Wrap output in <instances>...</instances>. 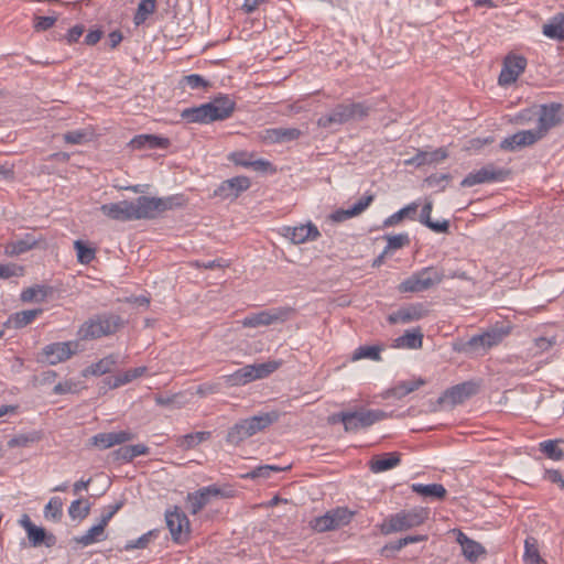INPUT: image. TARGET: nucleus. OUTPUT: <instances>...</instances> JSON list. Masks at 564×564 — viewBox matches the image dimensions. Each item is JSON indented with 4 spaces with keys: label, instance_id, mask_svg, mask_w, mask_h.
Returning <instances> with one entry per match:
<instances>
[{
    "label": "nucleus",
    "instance_id": "nucleus-1",
    "mask_svg": "<svg viewBox=\"0 0 564 564\" xmlns=\"http://www.w3.org/2000/svg\"><path fill=\"white\" fill-rule=\"evenodd\" d=\"M278 419L279 414L276 412H270L240 420L229 429L226 441L231 445H239L245 440L264 431Z\"/></svg>",
    "mask_w": 564,
    "mask_h": 564
},
{
    "label": "nucleus",
    "instance_id": "nucleus-2",
    "mask_svg": "<svg viewBox=\"0 0 564 564\" xmlns=\"http://www.w3.org/2000/svg\"><path fill=\"white\" fill-rule=\"evenodd\" d=\"M123 325L120 316L115 314H97L88 318L78 329L82 340H94L117 333Z\"/></svg>",
    "mask_w": 564,
    "mask_h": 564
},
{
    "label": "nucleus",
    "instance_id": "nucleus-3",
    "mask_svg": "<svg viewBox=\"0 0 564 564\" xmlns=\"http://www.w3.org/2000/svg\"><path fill=\"white\" fill-rule=\"evenodd\" d=\"M430 516V510L423 507H415L410 510H402L390 516L382 525V532L389 534L410 530L423 524Z\"/></svg>",
    "mask_w": 564,
    "mask_h": 564
},
{
    "label": "nucleus",
    "instance_id": "nucleus-4",
    "mask_svg": "<svg viewBox=\"0 0 564 564\" xmlns=\"http://www.w3.org/2000/svg\"><path fill=\"white\" fill-rule=\"evenodd\" d=\"M443 279V272L434 267H426L403 280L398 290L401 293H420L436 286Z\"/></svg>",
    "mask_w": 564,
    "mask_h": 564
},
{
    "label": "nucleus",
    "instance_id": "nucleus-5",
    "mask_svg": "<svg viewBox=\"0 0 564 564\" xmlns=\"http://www.w3.org/2000/svg\"><path fill=\"white\" fill-rule=\"evenodd\" d=\"M388 415L381 410L346 411L337 414L346 432H356L386 419Z\"/></svg>",
    "mask_w": 564,
    "mask_h": 564
},
{
    "label": "nucleus",
    "instance_id": "nucleus-6",
    "mask_svg": "<svg viewBox=\"0 0 564 564\" xmlns=\"http://www.w3.org/2000/svg\"><path fill=\"white\" fill-rule=\"evenodd\" d=\"M132 205L134 220L152 219L163 212L171 209L173 207V198L139 196L135 200H132Z\"/></svg>",
    "mask_w": 564,
    "mask_h": 564
},
{
    "label": "nucleus",
    "instance_id": "nucleus-7",
    "mask_svg": "<svg viewBox=\"0 0 564 564\" xmlns=\"http://www.w3.org/2000/svg\"><path fill=\"white\" fill-rule=\"evenodd\" d=\"M292 310L289 307H274L246 316L241 324L245 327L269 326L283 323L290 318Z\"/></svg>",
    "mask_w": 564,
    "mask_h": 564
},
{
    "label": "nucleus",
    "instance_id": "nucleus-8",
    "mask_svg": "<svg viewBox=\"0 0 564 564\" xmlns=\"http://www.w3.org/2000/svg\"><path fill=\"white\" fill-rule=\"evenodd\" d=\"M509 175V171L497 167L495 164H487L477 171L468 173L462 181L463 187H471L478 184L502 182Z\"/></svg>",
    "mask_w": 564,
    "mask_h": 564
},
{
    "label": "nucleus",
    "instance_id": "nucleus-9",
    "mask_svg": "<svg viewBox=\"0 0 564 564\" xmlns=\"http://www.w3.org/2000/svg\"><path fill=\"white\" fill-rule=\"evenodd\" d=\"M527 59L520 55H508L502 65L498 83L500 86H509L524 72Z\"/></svg>",
    "mask_w": 564,
    "mask_h": 564
},
{
    "label": "nucleus",
    "instance_id": "nucleus-10",
    "mask_svg": "<svg viewBox=\"0 0 564 564\" xmlns=\"http://www.w3.org/2000/svg\"><path fill=\"white\" fill-rule=\"evenodd\" d=\"M427 315V310L422 303H413L401 306L395 312H392L388 316V322L391 325L395 324H409L415 321H420Z\"/></svg>",
    "mask_w": 564,
    "mask_h": 564
},
{
    "label": "nucleus",
    "instance_id": "nucleus-11",
    "mask_svg": "<svg viewBox=\"0 0 564 564\" xmlns=\"http://www.w3.org/2000/svg\"><path fill=\"white\" fill-rule=\"evenodd\" d=\"M477 392V386L473 382H463L447 389L438 399L440 404L454 406L463 403Z\"/></svg>",
    "mask_w": 564,
    "mask_h": 564
},
{
    "label": "nucleus",
    "instance_id": "nucleus-12",
    "mask_svg": "<svg viewBox=\"0 0 564 564\" xmlns=\"http://www.w3.org/2000/svg\"><path fill=\"white\" fill-rule=\"evenodd\" d=\"M333 109L339 126L351 120H362L371 110L365 102L339 104Z\"/></svg>",
    "mask_w": 564,
    "mask_h": 564
},
{
    "label": "nucleus",
    "instance_id": "nucleus-13",
    "mask_svg": "<svg viewBox=\"0 0 564 564\" xmlns=\"http://www.w3.org/2000/svg\"><path fill=\"white\" fill-rule=\"evenodd\" d=\"M249 187L250 181L247 176H236L221 182V184L215 189L214 196L221 199H236Z\"/></svg>",
    "mask_w": 564,
    "mask_h": 564
},
{
    "label": "nucleus",
    "instance_id": "nucleus-14",
    "mask_svg": "<svg viewBox=\"0 0 564 564\" xmlns=\"http://www.w3.org/2000/svg\"><path fill=\"white\" fill-rule=\"evenodd\" d=\"M542 138L543 137L536 129L522 130L505 138L500 142V148L507 151H516L517 149L532 145Z\"/></svg>",
    "mask_w": 564,
    "mask_h": 564
},
{
    "label": "nucleus",
    "instance_id": "nucleus-15",
    "mask_svg": "<svg viewBox=\"0 0 564 564\" xmlns=\"http://www.w3.org/2000/svg\"><path fill=\"white\" fill-rule=\"evenodd\" d=\"M166 525L171 532L174 541H180L183 535H187L189 532V521L184 512L178 508L166 511L165 513Z\"/></svg>",
    "mask_w": 564,
    "mask_h": 564
},
{
    "label": "nucleus",
    "instance_id": "nucleus-16",
    "mask_svg": "<svg viewBox=\"0 0 564 564\" xmlns=\"http://www.w3.org/2000/svg\"><path fill=\"white\" fill-rule=\"evenodd\" d=\"M456 542L462 547V554L469 563H476L486 555V549L477 541L468 538L463 531L454 530Z\"/></svg>",
    "mask_w": 564,
    "mask_h": 564
},
{
    "label": "nucleus",
    "instance_id": "nucleus-17",
    "mask_svg": "<svg viewBox=\"0 0 564 564\" xmlns=\"http://www.w3.org/2000/svg\"><path fill=\"white\" fill-rule=\"evenodd\" d=\"M560 104L540 106L538 127L535 129L542 137H544L551 128L560 123Z\"/></svg>",
    "mask_w": 564,
    "mask_h": 564
},
{
    "label": "nucleus",
    "instance_id": "nucleus-18",
    "mask_svg": "<svg viewBox=\"0 0 564 564\" xmlns=\"http://www.w3.org/2000/svg\"><path fill=\"white\" fill-rule=\"evenodd\" d=\"M100 212L110 219L119 221L134 220L132 200L104 204Z\"/></svg>",
    "mask_w": 564,
    "mask_h": 564
},
{
    "label": "nucleus",
    "instance_id": "nucleus-19",
    "mask_svg": "<svg viewBox=\"0 0 564 564\" xmlns=\"http://www.w3.org/2000/svg\"><path fill=\"white\" fill-rule=\"evenodd\" d=\"M77 344L73 341L53 343L44 347L43 352L51 365L69 359L75 354Z\"/></svg>",
    "mask_w": 564,
    "mask_h": 564
},
{
    "label": "nucleus",
    "instance_id": "nucleus-20",
    "mask_svg": "<svg viewBox=\"0 0 564 564\" xmlns=\"http://www.w3.org/2000/svg\"><path fill=\"white\" fill-rule=\"evenodd\" d=\"M220 495L223 496L221 490L214 485L203 487L187 495L188 509L193 514H196L210 501L212 497Z\"/></svg>",
    "mask_w": 564,
    "mask_h": 564
},
{
    "label": "nucleus",
    "instance_id": "nucleus-21",
    "mask_svg": "<svg viewBox=\"0 0 564 564\" xmlns=\"http://www.w3.org/2000/svg\"><path fill=\"white\" fill-rule=\"evenodd\" d=\"M133 438L134 434L130 431H118L96 434L91 437L90 442L100 449H107L115 445L132 441Z\"/></svg>",
    "mask_w": 564,
    "mask_h": 564
},
{
    "label": "nucleus",
    "instance_id": "nucleus-22",
    "mask_svg": "<svg viewBox=\"0 0 564 564\" xmlns=\"http://www.w3.org/2000/svg\"><path fill=\"white\" fill-rule=\"evenodd\" d=\"M209 119L212 121L224 120L231 116L235 109V101L228 96L220 95L207 102Z\"/></svg>",
    "mask_w": 564,
    "mask_h": 564
},
{
    "label": "nucleus",
    "instance_id": "nucleus-23",
    "mask_svg": "<svg viewBox=\"0 0 564 564\" xmlns=\"http://www.w3.org/2000/svg\"><path fill=\"white\" fill-rule=\"evenodd\" d=\"M302 132L296 128H271L263 132L262 139L265 143H285L297 140Z\"/></svg>",
    "mask_w": 564,
    "mask_h": 564
},
{
    "label": "nucleus",
    "instance_id": "nucleus-24",
    "mask_svg": "<svg viewBox=\"0 0 564 564\" xmlns=\"http://www.w3.org/2000/svg\"><path fill=\"white\" fill-rule=\"evenodd\" d=\"M285 231V236L296 245L304 243L310 240H316L321 236L317 227L311 223L297 227H288Z\"/></svg>",
    "mask_w": 564,
    "mask_h": 564
},
{
    "label": "nucleus",
    "instance_id": "nucleus-25",
    "mask_svg": "<svg viewBox=\"0 0 564 564\" xmlns=\"http://www.w3.org/2000/svg\"><path fill=\"white\" fill-rule=\"evenodd\" d=\"M129 145L133 150L140 149H166L170 145V140L167 138L158 137L154 134H139L135 135L130 142Z\"/></svg>",
    "mask_w": 564,
    "mask_h": 564
},
{
    "label": "nucleus",
    "instance_id": "nucleus-26",
    "mask_svg": "<svg viewBox=\"0 0 564 564\" xmlns=\"http://www.w3.org/2000/svg\"><path fill=\"white\" fill-rule=\"evenodd\" d=\"M39 241L40 239L33 235L26 234L23 238L8 242L4 246V253L9 257L22 254L33 249Z\"/></svg>",
    "mask_w": 564,
    "mask_h": 564
},
{
    "label": "nucleus",
    "instance_id": "nucleus-27",
    "mask_svg": "<svg viewBox=\"0 0 564 564\" xmlns=\"http://www.w3.org/2000/svg\"><path fill=\"white\" fill-rule=\"evenodd\" d=\"M507 332L492 329L481 335L474 336L469 339L468 345L473 348L487 349L498 345Z\"/></svg>",
    "mask_w": 564,
    "mask_h": 564
},
{
    "label": "nucleus",
    "instance_id": "nucleus-28",
    "mask_svg": "<svg viewBox=\"0 0 564 564\" xmlns=\"http://www.w3.org/2000/svg\"><path fill=\"white\" fill-rule=\"evenodd\" d=\"M400 464V454L397 452L377 455L369 462L372 473H382L397 467Z\"/></svg>",
    "mask_w": 564,
    "mask_h": 564
},
{
    "label": "nucleus",
    "instance_id": "nucleus-29",
    "mask_svg": "<svg viewBox=\"0 0 564 564\" xmlns=\"http://www.w3.org/2000/svg\"><path fill=\"white\" fill-rule=\"evenodd\" d=\"M145 371H147V367H137L133 369H129L118 376L106 378L104 380V383L109 389H116V388L124 386V384L131 382L132 380L143 376L145 373Z\"/></svg>",
    "mask_w": 564,
    "mask_h": 564
},
{
    "label": "nucleus",
    "instance_id": "nucleus-30",
    "mask_svg": "<svg viewBox=\"0 0 564 564\" xmlns=\"http://www.w3.org/2000/svg\"><path fill=\"white\" fill-rule=\"evenodd\" d=\"M543 34L552 40L564 41V13L552 17L542 28Z\"/></svg>",
    "mask_w": 564,
    "mask_h": 564
},
{
    "label": "nucleus",
    "instance_id": "nucleus-31",
    "mask_svg": "<svg viewBox=\"0 0 564 564\" xmlns=\"http://www.w3.org/2000/svg\"><path fill=\"white\" fill-rule=\"evenodd\" d=\"M422 344L423 334L420 328L406 330L402 336L393 340V347L395 348L417 349L422 347Z\"/></svg>",
    "mask_w": 564,
    "mask_h": 564
},
{
    "label": "nucleus",
    "instance_id": "nucleus-32",
    "mask_svg": "<svg viewBox=\"0 0 564 564\" xmlns=\"http://www.w3.org/2000/svg\"><path fill=\"white\" fill-rule=\"evenodd\" d=\"M150 448L144 444H134L121 446L113 452L115 458L121 462H132L135 457L141 455H148Z\"/></svg>",
    "mask_w": 564,
    "mask_h": 564
},
{
    "label": "nucleus",
    "instance_id": "nucleus-33",
    "mask_svg": "<svg viewBox=\"0 0 564 564\" xmlns=\"http://www.w3.org/2000/svg\"><path fill=\"white\" fill-rule=\"evenodd\" d=\"M118 362V356L115 354H110L97 362L91 364L89 367H87L84 370V376H102L108 372L117 365Z\"/></svg>",
    "mask_w": 564,
    "mask_h": 564
},
{
    "label": "nucleus",
    "instance_id": "nucleus-34",
    "mask_svg": "<svg viewBox=\"0 0 564 564\" xmlns=\"http://www.w3.org/2000/svg\"><path fill=\"white\" fill-rule=\"evenodd\" d=\"M28 538L30 544L34 547L41 544H45L47 547H51L56 542L55 535L52 533L47 534L43 528L36 525L28 528Z\"/></svg>",
    "mask_w": 564,
    "mask_h": 564
},
{
    "label": "nucleus",
    "instance_id": "nucleus-35",
    "mask_svg": "<svg viewBox=\"0 0 564 564\" xmlns=\"http://www.w3.org/2000/svg\"><path fill=\"white\" fill-rule=\"evenodd\" d=\"M42 313V308L17 312L9 317L8 322L17 329L23 328L31 324Z\"/></svg>",
    "mask_w": 564,
    "mask_h": 564
},
{
    "label": "nucleus",
    "instance_id": "nucleus-36",
    "mask_svg": "<svg viewBox=\"0 0 564 564\" xmlns=\"http://www.w3.org/2000/svg\"><path fill=\"white\" fill-rule=\"evenodd\" d=\"M411 489L422 497L443 499L446 496V489L441 484H412Z\"/></svg>",
    "mask_w": 564,
    "mask_h": 564
},
{
    "label": "nucleus",
    "instance_id": "nucleus-37",
    "mask_svg": "<svg viewBox=\"0 0 564 564\" xmlns=\"http://www.w3.org/2000/svg\"><path fill=\"white\" fill-rule=\"evenodd\" d=\"M424 384L425 381L422 378L400 381L390 390V394L397 399H402Z\"/></svg>",
    "mask_w": 564,
    "mask_h": 564
},
{
    "label": "nucleus",
    "instance_id": "nucleus-38",
    "mask_svg": "<svg viewBox=\"0 0 564 564\" xmlns=\"http://www.w3.org/2000/svg\"><path fill=\"white\" fill-rule=\"evenodd\" d=\"M228 387H239L252 382V376L249 365L236 370L221 378Z\"/></svg>",
    "mask_w": 564,
    "mask_h": 564
},
{
    "label": "nucleus",
    "instance_id": "nucleus-39",
    "mask_svg": "<svg viewBox=\"0 0 564 564\" xmlns=\"http://www.w3.org/2000/svg\"><path fill=\"white\" fill-rule=\"evenodd\" d=\"M105 539V527H102L100 523H97L87 530L83 535L75 538V541L83 546H88L94 543L104 541Z\"/></svg>",
    "mask_w": 564,
    "mask_h": 564
},
{
    "label": "nucleus",
    "instance_id": "nucleus-40",
    "mask_svg": "<svg viewBox=\"0 0 564 564\" xmlns=\"http://www.w3.org/2000/svg\"><path fill=\"white\" fill-rule=\"evenodd\" d=\"M207 104L200 105L199 107L194 108H187L182 111V118L185 119L188 122H199V123H208L213 122L212 119H209V111H208Z\"/></svg>",
    "mask_w": 564,
    "mask_h": 564
},
{
    "label": "nucleus",
    "instance_id": "nucleus-41",
    "mask_svg": "<svg viewBox=\"0 0 564 564\" xmlns=\"http://www.w3.org/2000/svg\"><path fill=\"white\" fill-rule=\"evenodd\" d=\"M282 365L281 361L270 360L262 364L249 365L252 380L263 379L274 372Z\"/></svg>",
    "mask_w": 564,
    "mask_h": 564
},
{
    "label": "nucleus",
    "instance_id": "nucleus-42",
    "mask_svg": "<svg viewBox=\"0 0 564 564\" xmlns=\"http://www.w3.org/2000/svg\"><path fill=\"white\" fill-rule=\"evenodd\" d=\"M419 208V204L413 202L405 207L401 208L397 213L390 215L388 218L383 221V227H392L402 221L404 218H413V215H415L416 210Z\"/></svg>",
    "mask_w": 564,
    "mask_h": 564
},
{
    "label": "nucleus",
    "instance_id": "nucleus-43",
    "mask_svg": "<svg viewBox=\"0 0 564 564\" xmlns=\"http://www.w3.org/2000/svg\"><path fill=\"white\" fill-rule=\"evenodd\" d=\"M327 514L330 516L332 522H334L336 529H339L347 525L351 521L355 512L350 511L346 507H337L327 511Z\"/></svg>",
    "mask_w": 564,
    "mask_h": 564
},
{
    "label": "nucleus",
    "instance_id": "nucleus-44",
    "mask_svg": "<svg viewBox=\"0 0 564 564\" xmlns=\"http://www.w3.org/2000/svg\"><path fill=\"white\" fill-rule=\"evenodd\" d=\"M156 8V0H141L138 4L133 22L135 25H141L151 15Z\"/></svg>",
    "mask_w": 564,
    "mask_h": 564
},
{
    "label": "nucleus",
    "instance_id": "nucleus-45",
    "mask_svg": "<svg viewBox=\"0 0 564 564\" xmlns=\"http://www.w3.org/2000/svg\"><path fill=\"white\" fill-rule=\"evenodd\" d=\"M523 562L525 564H541L543 562L534 538H528L524 541Z\"/></svg>",
    "mask_w": 564,
    "mask_h": 564
},
{
    "label": "nucleus",
    "instance_id": "nucleus-46",
    "mask_svg": "<svg viewBox=\"0 0 564 564\" xmlns=\"http://www.w3.org/2000/svg\"><path fill=\"white\" fill-rule=\"evenodd\" d=\"M48 293V288L44 285H34L22 291L21 300L23 302H43Z\"/></svg>",
    "mask_w": 564,
    "mask_h": 564
},
{
    "label": "nucleus",
    "instance_id": "nucleus-47",
    "mask_svg": "<svg viewBox=\"0 0 564 564\" xmlns=\"http://www.w3.org/2000/svg\"><path fill=\"white\" fill-rule=\"evenodd\" d=\"M77 261L82 264L90 263L96 257V250L82 240L74 241Z\"/></svg>",
    "mask_w": 564,
    "mask_h": 564
},
{
    "label": "nucleus",
    "instance_id": "nucleus-48",
    "mask_svg": "<svg viewBox=\"0 0 564 564\" xmlns=\"http://www.w3.org/2000/svg\"><path fill=\"white\" fill-rule=\"evenodd\" d=\"M212 436L210 432L202 431L184 435L180 441L178 445L185 449H189L198 445L199 443L209 440Z\"/></svg>",
    "mask_w": 564,
    "mask_h": 564
},
{
    "label": "nucleus",
    "instance_id": "nucleus-49",
    "mask_svg": "<svg viewBox=\"0 0 564 564\" xmlns=\"http://www.w3.org/2000/svg\"><path fill=\"white\" fill-rule=\"evenodd\" d=\"M381 348L379 346H360L352 354V360L370 359L381 360Z\"/></svg>",
    "mask_w": 564,
    "mask_h": 564
},
{
    "label": "nucleus",
    "instance_id": "nucleus-50",
    "mask_svg": "<svg viewBox=\"0 0 564 564\" xmlns=\"http://www.w3.org/2000/svg\"><path fill=\"white\" fill-rule=\"evenodd\" d=\"M63 516V502L59 497H52L44 508V517L59 521Z\"/></svg>",
    "mask_w": 564,
    "mask_h": 564
},
{
    "label": "nucleus",
    "instance_id": "nucleus-51",
    "mask_svg": "<svg viewBox=\"0 0 564 564\" xmlns=\"http://www.w3.org/2000/svg\"><path fill=\"white\" fill-rule=\"evenodd\" d=\"M90 511V505L88 502L84 503L83 499L74 500L69 508L68 514L73 520H83L85 519Z\"/></svg>",
    "mask_w": 564,
    "mask_h": 564
},
{
    "label": "nucleus",
    "instance_id": "nucleus-52",
    "mask_svg": "<svg viewBox=\"0 0 564 564\" xmlns=\"http://www.w3.org/2000/svg\"><path fill=\"white\" fill-rule=\"evenodd\" d=\"M540 449L549 458L554 460H561L564 457V452L558 448L557 441L547 440L540 444Z\"/></svg>",
    "mask_w": 564,
    "mask_h": 564
},
{
    "label": "nucleus",
    "instance_id": "nucleus-53",
    "mask_svg": "<svg viewBox=\"0 0 564 564\" xmlns=\"http://www.w3.org/2000/svg\"><path fill=\"white\" fill-rule=\"evenodd\" d=\"M40 441V434L36 432L30 433V434H20L14 437H12L8 442V446L13 447H25L31 443H35Z\"/></svg>",
    "mask_w": 564,
    "mask_h": 564
},
{
    "label": "nucleus",
    "instance_id": "nucleus-54",
    "mask_svg": "<svg viewBox=\"0 0 564 564\" xmlns=\"http://www.w3.org/2000/svg\"><path fill=\"white\" fill-rule=\"evenodd\" d=\"M311 527L316 532H326L332 530H337L334 525V522H332L330 516L327 514V512L321 517H317L311 521Z\"/></svg>",
    "mask_w": 564,
    "mask_h": 564
},
{
    "label": "nucleus",
    "instance_id": "nucleus-55",
    "mask_svg": "<svg viewBox=\"0 0 564 564\" xmlns=\"http://www.w3.org/2000/svg\"><path fill=\"white\" fill-rule=\"evenodd\" d=\"M387 247L384 249V253H387L390 250H397L404 246H406L410 242L409 235L408 234H399V235H392L387 236Z\"/></svg>",
    "mask_w": 564,
    "mask_h": 564
},
{
    "label": "nucleus",
    "instance_id": "nucleus-56",
    "mask_svg": "<svg viewBox=\"0 0 564 564\" xmlns=\"http://www.w3.org/2000/svg\"><path fill=\"white\" fill-rule=\"evenodd\" d=\"M230 262L228 260H225L223 258L210 260V261H200L195 260L191 262L192 267L198 268V269H206V270H214V269H225L228 268Z\"/></svg>",
    "mask_w": 564,
    "mask_h": 564
},
{
    "label": "nucleus",
    "instance_id": "nucleus-57",
    "mask_svg": "<svg viewBox=\"0 0 564 564\" xmlns=\"http://www.w3.org/2000/svg\"><path fill=\"white\" fill-rule=\"evenodd\" d=\"M22 274L23 267L15 263H0V279H10Z\"/></svg>",
    "mask_w": 564,
    "mask_h": 564
},
{
    "label": "nucleus",
    "instance_id": "nucleus-58",
    "mask_svg": "<svg viewBox=\"0 0 564 564\" xmlns=\"http://www.w3.org/2000/svg\"><path fill=\"white\" fill-rule=\"evenodd\" d=\"M221 391V383L219 381L205 382L197 387L196 394L205 398L210 394L219 393Z\"/></svg>",
    "mask_w": 564,
    "mask_h": 564
},
{
    "label": "nucleus",
    "instance_id": "nucleus-59",
    "mask_svg": "<svg viewBox=\"0 0 564 564\" xmlns=\"http://www.w3.org/2000/svg\"><path fill=\"white\" fill-rule=\"evenodd\" d=\"M182 83L191 89H200L208 86L207 80L198 74L184 76Z\"/></svg>",
    "mask_w": 564,
    "mask_h": 564
},
{
    "label": "nucleus",
    "instance_id": "nucleus-60",
    "mask_svg": "<svg viewBox=\"0 0 564 564\" xmlns=\"http://www.w3.org/2000/svg\"><path fill=\"white\" fill-rule=\"evenodd\" d=\"M154 536V531H149L142 534L137 540L129 541L124 549L126 550H134V549H144L150 543L151 539Z\"/></svg>",
    "mask_w": 564,
    "mask_h": 564
},
{
    "label": "nucleus",
    "instance_id": "nucleus-61",
    "mask_svg": "<svg viewBox=\"0 0 564 564\" xmlns=\"http://www.w3.org/2000/svg\"><path fill=\"white\" fill-rule=\"evenodd\" d=\"M87 135L85 130H74L66 132L63 138L69 144H82L87 140Z\"/></svg>",
    "mask_w": 564,
    "mask_h": 564
},
{
    "label": "nucleus",
    "instance_id": "nucleus-62",
    "mask_svg": "<svg viewBox=\"0 0 564 564\" xmlns=\"http://www.w3.org/2000/svg\"><path fill=\"white\" fill-rule=\"evenodd\" d=\"M317 126L323 129H332L336 126H339L334 109H332L328 113L319 117L317 120Z\"/></svg>",
    "mask_w": 564,
    "mask_h": 564
},
{
    "label": "nucleus",
    "instance_id": "nucleus-63",
    "mask_svg": "<svg viewBox=\"0 0 564 564\" xmlns=\"http://www.w3.org/2000/svg\"><path fill=\"white\" fill-rule=\"evenodd\" d=\"M123 506V502L120 501V502H117L115 505H111V506H108L101 518H100V521L99 523L102 524V527H107L108 522L111 520V518L122 508Z\"/></svg>",
    "mask_w": 564,
    "mask_h": 564
},
{
    "label": "nucleus",
    "instance_id": "nucleus-64",
    "mask_svg": "<svg viewBox=\"0 0 564 564\" xmlns=\"http://www.w3.org/2000/svg\"><path fill=\"white\" fill-rule=\"evenodd\" d=\"M56 22L55 17H36L34 29L36 31H46L51 29Z\"/></svg>",
    "mask_w": 564,
    "mask_h": 564
}]
</instances>
